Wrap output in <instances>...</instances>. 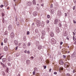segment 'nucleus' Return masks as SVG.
<instances>
[{
	"mask_svg": "<svg viewBox=\"0 0 76 76\" xmlns=\"http://www.w3.org/2000/svg\"><path fill=\"white\" fill-rule=\"evenodd\" d=\"M60 69H61V70H63V68H61V67L60 68Z\"/></svg>",
	"mask_w": 76,
	"mask_h": 76,
	"instance_id": "obj_37",
	"label": "nucleus"
},
{
	"mask_svg": "<svg viewBox=\"0 0 76 76\" xmlns=\"http://www.w3.org/2000/svg\"><path fill=\"white\" fill-rule=\"evenodd\" d=\"M54 74H57V72H54Z\"/></svg>",
	"mask_w": 76,
	"mask_h": 76,
	"instance_id": "obj_46",
	"label": "nucleus"
},
{
	"mask_svg": "<svg viewBox=\"0 0 76 76\" xmlns=\"http://www.w3.org/2000/svg\"><path fill=\"white\" fill-rule=\"evenodd\" d=\"M18 48V46H17V47H16V48H15L16 50H17Z\"/></svg>",
	"mask_w": 76,
	"mask_h": 76,
	"instance_id": "obj_40",
	"label": "nucleus"
},
{
	"mask_svg": "<svg viewBox=\"0 0 76 76\" xmlns=\"http://www.w3.org/2000/svg\"><path fill=\"white\" fill-rule=\"evenodd\" d=\"M47 17L48 18H49L50 17V16L49 15H47Z\"/></svg>",
	"mask_w": 76,
	"mask_h": 76,
	"instance_id": "obj_33",
	"label": "nucleus"
},
{
	"mask_svg": "<svg viewBox=\"0 0 76 76\" xmlns=\"http://www.w3.org/2000/svg\"><path fill=\"white\" fill-rule=\"evenodd\" d=\"M14 34L13 32H12L11 34V37H12V38H13L14 37Z\"/></svg>",
	"mask_w": 76,
	"mask_h": 76,
	"instance_id": "obj_3",
	"label": "nucleus"
},
{
	"mask_svg": "<svg viewBox=\"0 0 76 76\" xmlns=\"http://www.w3.org/2000/svg\"><path fill=\"white\" fill-rule=\"evenodd\" d=\"M60 64L61 65H63L64 64V62H63L62 60H61L60 61Z\"/></svg>",
	"mask_w": 76,
	"mask_h": 76,
	"instance_id": "obj_2",
	"label": "nucleus"
},
{
	"mask_svg": "<svg viewBox=\"0 0 76 76\" xmlns=\"http://www.w3.org/2000/svg\"><path fill=\"white\" fill-rule=\"evenodd\" d=\"M27 5H28L31 6V5H32V2H27Z\"/></svg>",
	"mask_w": 76,
	"mask_h": 76,
	"instance_id": "obj_5",
	"label": "nucleus"
},
{
	"mask_svg": "<svg viewBox=\"0 0 76 76\" xmlns=\"http://www.w3.org/2000/svg\"><path fill=\"white\" fill-rule=\"evenodd\" d=\"M59 72H61V69H60H60H59Z\"/></svg>",
	"mask_w": 76,
	"mask_h": 76,
	"instance_id": "obj_57",
	"label": "nucleus"
},
{
	"mask_svg": "<svg viewBox=\"0 0 76 76\" xmlns=\"http://www.w3.org/2000/svg\"><path fill=\"white\" fill-rule=\"evenodd\" d=\"M27 50H25L24 51V53H27Z\"/></svg>",
	"mask_w": 76,
	"mask_h": 76,
	"instance_id": "obj_48",
	"label": "nucleus"
},
{
	"mask_svg": "<svg viewBox=\"0 0 76 76\" xmlns=\"http://www.w3.org/2000/svg\"><path fill=\"white\" fill-rule=\"evenodd\" d=\"M65 16L66 17V16H67V14L66 13H65Z\"/></svg>",
	"mask_w": 76,
	"mask_h": 76,
	"instance_id": "obj_62",
	"label": "nucleus"
},
{
	"mask_svg": "<svg viewBox=\"0 0 76 76\" xmlns=\"http://www.w3.org/2000/svg\"><path fill=\"white\" fill-rule=\"evenodd\" d=\"M48 30H49L50 28H48Z\"/></svg>",
	"mask_w": 76,
	"mask_h": 76,
	"instance_id": "obj_61",
	"label": "nucleus"
},
{
	"mask_svg": "<svg viewBox=\"0 0 76 76\" xmlns=\"http://www.w3.org/2000/svg\"><path fill=\"white\" fill-rule=\"evenodd\" d=\"M59 26L61 27V24H59Z\"/></svg>",
	"mask_w": 76,
	"mask_h": 76,
	"instance_id": "obj_58",
	"label": "nucleus"
},
{
	"mask_svg": "<svg viewBox=\"0 0 76 76\" xmlns=\"http://www.w3.org/2000/svg\"><path fill=\"white\" fill-rule=\"evenodd\" d=\"M17 76H20V74H19Z\"/></svg>",
	"mask_w": 76,
	"mask_h": 76,
	"instance_id": "obj_52",
	"label": "nucleus"
},
{
	"mask_svg": "<svg viewBox=\"0 0 76 76\" xmlns=\"http://www.w3.org/2000/svg\"><path fill=\"white\" fill-rule=\"evenodd\" d=\"M29 34H30L29 32V31H28V32H27V35H28Z\"/></svg>",
	"mask_w": 76,
	"mask_h": 76,
	"instance_id": "obj_32",
	"label": "nucleus"
},
{
	"mask_svg": "<svg viewBox=\"0 0 76 76\" xmlns=\"http://www.w3.org/2000/svg\"><path fill=\"white\" fill-rule=\"evenodd\" d=\"M31 58H32V60H33V58H34L33 56H31Z\"/></svg>",
	"mask_w": 76,
	"mask_h": 76,
	"instance_id": "obj_49",
	"label": "nucleus"
},
{
	"mask_svg": "<svg viewBox=\"0 0 76 76\" xmlns=\"http://www.w3.org/2000/svg\"><path fill=\"white\" fill-rule=\"evenodd\" d=\"M70 74H67L66 76H69Z\"/></svg>",
	"mask_w": 76,
	"mask_h": 76,
	"instance_id": "obj_47",
	"label": "nucleus"
},
{
	"mask_svg": "<svg viewBox=\"0 0 76 76\" xmlns=\"http://www.w3.org/2000/svg\"><path fill=\"white\" fill-rule=\"evenodd\" d=\"M50 7H51V8H52L53 7V4H51V5L50 6Z\"/></svg>",
	"mask_w": 76,
	"mask_h": 76,
	"instance_id": "obj_30",
	"label": "nucleus"
},
{
	"mask_svg": "<svg viewBox=\"0 0 76 76\" xmlns=\"http://www.w3.org/2000/svg\"><path fill=\"white\" fill-rule=\"evenodd\" d=\"M14 43H15V44H16V45H18V42L17 41V40H15Z\"/></svg>",
	"mask_w": 76,
	"mask_h": 76,
	"instance_id": "obj_17",
	"label": "nucleus"
},
{
	"mask_svg": "<svg viewBox=\"0 0 76 76\" xmlns=\"http://www.w3.org/2000/svg\"><path fill=\"white\" fill-rule=\"evenodd\" d=\"M75 6H74V7H73V9L74 10H75Z\"/></svg>",
	"mask_w": 76,
	"mask_h": 76,
	"instance_id": "obj_45",
	"label": "nucleus"
},
{
	"mask_svg": "<svg viewBox=\"0 0 76 76\" xmlns=\"http://www.w3.org/2000/svg\"><path fill=\"white\" fill-rule=\"evenodd\" d=\"M23 48H26V45H25V44H24V45H23Z\"/></svg>",
	"mask_w": 76,
	"mask_h": 76,
	"instance_id": "obj_26",
	"label": "nucleus"
},
{
	"mask_svg": "<svg viewBox=\"0 0 76 76\" xmlns=\"http://www.w3.org/2000/svg\"><path fill=\"white\" fill-rule=\"evenodd\" d=\"M42 35H43V36H44V35H45V31H44V30H43V31H42Z\"/></svg>",
	"mask_w": 76,
	"mask_h": 76,
	"instance_id": "obj_15",
	"label": "nucleus"
},
{
	"mask_svg": "<svg viewBox=\"0 0 76 76\" xmlns=\"http://www.w3.org/2000/svg\"><path fill=\"white\" fill-rule=\"evenodd\" d=\"M33 75H35V69H34V71L33 72Z\"/></svg>",
	"mask_w": 76,
	"mask_h": 76,
	"instance_id": "obj_27",
	"label": "nucleus"
},
{
	"mask_svg": "<svg viewBox=\"0 0 76 76\" xmlns=\"http://www.w3.org/2000/svg\"><path fill=\"white\" fill-rule=\"evenodd\" d=\"M32 25H34V23H32Z\"/></svg>",
	"mask_w": 76,
	"mask_h": 76,
	"instance_id": "obj_63",
	"label": "nucleus"
},
{
	"mask_svg": "<svg viewBox=\"0 0 76 76\" xmlns=\"http://www.w3.org/2000/svg\"><path fill=\"white\" fill-rule=\"evenodd\" d=\"M30 62V61H29V60H27V61H26V63L27 64H29Z\"/></svg>",
	"mask_w": 76,
	"mask_h": 76,
	"instance_id": "obj_14",
	"label": "nucleus"
},
{
	"mask_svg": "<svg viewBox=\"0 0 76 76\" xmlns=\"http://www.w3.org/2000/svg\"><path fill=\"white\" fill-rule=\"evenodd\" d=\"M50 36L51 37H53L54 36V34L53 32H51L50 33Z\"/></svg>",
	"mask_w": 76,
	"mask_h": 76,
	"instance_id": "obj_18",
	"label": "nucleus"
},
{
	"mask_svg": "<svg viewBox=\"0 0 76 76\" xmlns=\"http://www.w3.org/2000/svg\"><path fill=\"white\" fill-rule=\"evenodd\" d=\"M41 24V21H40V20H37L36 22V24L37 26H40Z\"/></svg>",
	"mask_w": 76,
	"mask_h": 76,
	"instance_id": "obj_1",
	"label": "nucleus"
},
{
	"mask_svg": "<svg viewBox=\"0 0 76 76\" xmlns=\"http://www.w3.org/2000/svg\"><path fill=\"white\" fill-rule=\"evenodd\" d=\"M31 45V43L30 42H28V43L27 44V46H29Z\"/></svg>",
	"mask_w": 76,
	"mask_h": 76,
	"instance_id": "obj_24",
	"label": "nucleus"
},
{
	"mask_svg": "<svg viewBox=\"0 0 76 76\" xmlns=\"http://www.w3.org/2000/svg\"><path fill=\"white\" fill-rule=\"evenodd\" d=\"M32 3L33 5H36V1L35 0H33Z\"/></svg>",
	"mask_w": 76,
	"mask_h": 76,
	"instance_id": "obj_12",
	"label": "nucleus"
},
{
	"mask_svg": "<svg viewBox=\"0 0 76 76\" xmlns=\"http://www.w3.org/2000/svg\"><path fill=\"white\" fill-rule=\"evenodd\" d=\"M63 56L64 58H66V56L65 55H63Z\"/></svg>",
	"mask_w": 76,
	"mask_h": 76,
	"instance_id": "obj_44",
	"label": "nucleus"
},
{
	"mask_svg": "<svg viewBox=\"0 0 76 76\" xmlns=\"http://www.w3.org/2000/svg\"><path fill=\"white\" fill-rule=\"evenodd\" d=\"M4 5H1L0 6V7L2 8L3 7H4Z\"/></svg>",
	"mask_w": 76,
	"mask_h": 76,
	"instance_id": "obj_35",
	"label": "nucleus"
},
{
	"mask_svg": "<svg viewBox=\"0 0 76 76\" xmlns=\"http://www.w3.org/2000/svg\"><path fill=\"white\" fill-rule=\"evenodd\" d=\"M51 13H53V12L52 11H51Z\"/></svg>",
	"mask_w": 76,
	"mask_h": 76,
	"instance_id": "obj_59",
	"label": "nucleus"
},
{
	"mask_svg": "<svg viewBox=\"0 0 76 76\" xmlns=\"http://www.w3.org/2000/svg\"><path fill=\"white\" fill-rule=\"evenodd\" d=\"M8 65L9 66H10V65H11L10 63H8Z\"/></svg>",
	"mask_w": 76,
	"mask_h": 76,
	"instance_id": "obj_50",
	"label": "nucleus"
},
{
	"mask_svg": "<svg viewBox=\"0 0 76 76\" xmlns=\"http://www.w3.org/2000/svg\"><path fill=\"white\" fill-rule=\"evenodd\" d=\"M8 49V48H7V46H5L4 48V50L7 51Z\"/></svg>",
	"mask_w": 76,
	"mask_h": 76,
	"instance_id": "obj_8",
	"label": "nucleus"
},
{
	"mask_svg": "<svg viewBox=\"0 0 76 76\" xmlns=\"http://www.w3.org/2000/svg\"><path fill=\"white\" fill-rule=\"evenodd\" d=\"M27 53L28 54H30V51H27Z\"/></svg>",
	"mask_w": 76,
	"mask_h": 76,
	"instance_id": "obj_42",
	"label": "nucleus"
},
{
	"mask_svg": "<svg viewBox=\"0 0 76 76\" xmlns=\"http://www.w3.org/2000/svg\"><path fill=\"white\" fill-rule=\"evenodd\" d=\"M46 23H49V20H47V21H46Z\"/></svg>",
	"mask_w": 76,
	"mask_h": 76,
	"instance_id": "obj_41",
	"label": "nucleus"
},
{
	"mask_svg": "<svg viewBox=\"0 0 76 76\" xmlns=\"http://www.w3.org/2000/svg\"><path fill=\"white\" fill-rule=\"evenodd\" d=\"M43 67L44 69H46V66H43Z\"/></svg>",
	"mask_w": 76,
	"mask_h": 76,
	"instance_id": "obj_34",
	"label": "nucleus"
},
{
	"mask_svg": "<svg viewBox=\"0 0 76 76\" xmlns=\"http://www.w3.org/2000/svg\"><path fill=\"white\" fill-rule=\"evenodd\" d=\"M66 39L68 40L69 39V37H66Z\"/></svg>",
	"mask_w": 76,
	"mask_h": 76,
	"instance_id": "obj_56",
	"label": "nucleus"
},
{
	"mask_svg": "<svg viewBox=\"0 0 76 76\" xmlns=\"http://www.w3.org/2000/svg\"><path fill=\"white\" fill-rule=\"evenodd\" d=\"M73 39L74 40H75V42L76 39V37L75 36V37L74 36H73Z\"/></svg>",
	"mask_w": 76,
	"mask_h": 76,
	"instance_id": "obj_19",
	"label": "nucleus"
},
{
	"mask_svg": "<svg viewBox=\"0 0 76 76\" xmlns=\"http://www.w3.org/2000/svg\"><path fill=\"white\" fill-rule=\"evenodd\" d=\"M72 33L74 35V36H75V33H74V32H73Z\"/></svg>",
	"mask_w": 76,
	"mask_h": 76,
	"instance_id": "obj_55",
	"label": "nucleus"
},
{
	"mask_svg": "<svg viewBox=\"0 0 76 76\" xmlns=\"http://www.w3.org/2000/svg\"><path fill=\"white\" fill-rule=\"evenodd\" d=\"M1 64L2 65L4 68H5L6 67V66L4 64H3L2 62L1 63Z\"/></svg>",
	"mask_w": 76,
	"mask_h": 76,
	"instance_id": "obj_20",
	"label": "nucleus"
},
{
	"mask_svg": "<svg viewBox=\"0 0 76 76\" xmlns=\"http://www.w3.org/2000/svg\"><path fill=\"white\" fill-rule=\"evenodd\" d=\"M73 22H74V23L75 24H76V21H75V20H73Z\"/></svg>",
	"mask_w": 76,
	"mask_h": 76,
	"instance_id": "obj_36",
	"label": "nucleus"
},
{
	"mask_svg": "<svg viewBox=\"0 0 76 76\" xmlns=\"http://www.w3.org/2000/svg\"><path fill=\"white\" fill-rule=\"evenodd\" d=\"M2 61L3 62H5L6 61V58H2Z\"/></svg>",
	"mask_w": 76,
	"mask_h": 76,
	"instance_id": "obj_21",
	"label": "nucleus"
},
{
	"mask_svg": "<svg viewBox=\"0 0 76 76\" xmlns=\"http://www.w3.org/2000/svg\"><path fill=\"white\" fill-rule=\"evenodd\" d=\"M3 45V42H2V43H1V45Z\"/></svg>",
	"mask_w": 76,
	"mask_h": 76,
	"instance_id": "obj_54",
	"label": "nucleus"
},
{
	"mask_svg": "<svg viewBox=\"0 0 76 76\" xmlns=\"http://www.w3.org/2000/svg\"><path fill=\"white\" fill-rule=\"evenodd\" d=\"M39 42H36V45L37 46L38 45H39Z\"/></svg>",
	"mask_w": 76,
	"mask_h": 76,
	"instance_id": "obj_25",
	"label": "nucleus"
},
{
	"mask_svg": "<svg viewBox=\"0 0 76 76\" xmlns=\"http://www.w3.org/2000/svg\"><path fill=\"white\" fill-rule=\"evenodd\" d=\"M44 38H45V36H44V35H43L42 36V39H44Z\"/></svg>",
	"mask_w": 76,
	"mask_h": 76,
	"instance_id": "obj_29",
	"label": "nucleus"
},
{
	"mask_svg": "<svg viewBox=\"0 0 76 76\" xmlns=\"http://www.w3.org/2000/svg\"><path fill=\"white\" fill-rule=\"evenodd\" d=\"M63 42H61L60 43V45H62V44H63Z\"/></svg>",
	"mask_w": 76,
	"mask_h": 76,
	"instance_id": "obj_43",
	"label": "nucleus"
},
{
	"mask_svg": "<svg viewBox=\"0 0 76 76\" xmlns=\"http://www.w3.org/2000/svg\"><path fill=\"white\" fill-rule=\"evenodd\" d=\"M33 15L34 16H36L37 15V11H34L33 13Z\"/></svg>",
	"mask_w": 76,
	"mask_h": 76,
	"instance_id": "obj_7",
	"label": "nucleus"
},
{
	"mask_svg": "<svg viewBox=\"0 0 76 76\" xmlns=\"http://www.w3.org/2000/svg\"><path fill=\"white\" fill-rule=\"evenodd\" d=\"M4 35H7V31H6L4 33Z\"/></svg>",
	"mask_w": 76,
	"mask_h": 76,
	"instance_id": "obj_28",
	"label": "nucleus"
},
{
	"mask_svg": "<svg viewBox=\"0 0 76 76\" xmlns=\"http://www.w3.org/2000/svg\"><path fill=\"white\" fill-rule=\"evenodd\" d=\"M61 13L60 11H58V12L57 15L58 16H60L61 15Z\"/></svg>",
	"mask_w": 76,
	"mask_h": 76,
	"instance_id": "obj_4",
	"label": "nucleus"
},
{
	"mask_svg": "<svg viewBox=\"0 0 76 76\" xmlns=\"http://www.w3.org/2000/svg\"><path fill=\"white\" fill-rule=\"evenodd\" d=\"M56 32H59V28H58V27L56 28Z\"/></svg>",
	"mask_w": 76,
	"mask_h": 76,
	"instance_id": "obj_9",
	"label": "nucleus"
},
{
	"mask_svg": "<svg viewBox=\"0 0 76 76\" xmlns=\"http://www.w3.org/2000/svg\"><path fill=\"white\" fill-rule=\"evenodd\" d=\"M41 5H42V6H44V4H41Z\"/></svg>",
	"mask_w": 76,
	"mask_h": 76,
	"instance_id": "obj_60",
	"label": "nucleus"
},
{
	"mask_svg": "<svg viewBox=\"0 0 76 76\" xmlns=\"http://www.w3.org/2000/svg\"><path fill=\"white\" fill-rule=\"evenodd\" d=\"M12 26L11 25H10L8 26V29L9 30H11L12 29Z\"/></svg>",
	"mask_w": 76,
	"mask_h": 76,
	"instance_id": "obj_6",
	"label": "nucleus"
},
{
	"mask_svg": "<svg viewBox=\"0 0 76 76\" xmlns=\"http://www.w3.org/2000/svg\"><path fill=\"white\" fill-rule=\"evenodd\" d=\"M52 41L54 43H56V40L55 39H54L53 38H52Z\"/></svg>",
	"mask_w": 76,
	"mask_h": 76,
	"instance_id": "obj_11",
	"label": "nucleus"
},
{
	"mask_svg": "<svg viewBox=\"0 0 76 76\" xmlns=\"http://www.w3.org/2000/svg\"><path fill=\"white\" fill-rule=\"evenodd\" d=\"M74 43L75 44H76V42L75 41Z\"/></svg>",
	"mask_w": 76,
	"mask_h": 76,
	"instance_id": "obj_64",
	"label": "nucleus"
},
{
	"mask_svg": "<svg viewBox=\"0 0 76 76\" xmlns=\"http://www.w3.org/2000/svg\"><path fill=\"white\" fill-rule=\"evenodd\" d=\"M37 48L39 50H40L42 48V47L41 45H39L38 46Z\"/></svg>",
	"mask_w": 76,
	"mask_h": 76,
	"instance_id": "obj_13",
	"label": "nucleus"
},
{
	"mask_svg": "<svg viewBox=\"0 0 76 76\" xmlns=\"http://www.w3.org/2000/svg\"><path fill=\"white\" fill-rule=\"evenodd\" d=\"M75 72H76V70L75 69H73V73H75Z\"/></svg>",
	"mask_w": 76,
	"mask_h": 76,
	"instance_id": "obj_31",
	"label": "nucleus"
},
{
	"mask_svg": "<svg viewBox=\"0 0 76 76\" xmlns=\"http://www.w3.org/2000/svg\"><path fill=\"white\" fill-rule=\"evenodd\" d=\"M34 69L35 70V74H36V72H37V68H34Z\"/></svg>",
	"mask_w": 76,
	"mask_h": 76,
	"instance_id": "obj_22",
	"label": "nucleus"
},
{
	"mask_svg": "<svg viewBox=\"0 0 76 76\" xmlns=\"http://www.w3.org/2000/svg\"><path fill=\"white\" fill-rule=\"evenodd\" d=\"M7 38H5L4 39V43H7Z\"/></svg>",
	"mask_w": 76,
	"mask_h": 76,
	"instance_id": "obj_16",
	"label": "nucleus"
},
{
	"mask_svg": "<svg viewBox=\"0 0 76 76\" xmlns=\"http://www.w3.org/2000/svg\"><path fill=\"white\" fill-rule=\"evenodd\" d=\"M57 23H58V19H55V21L54 23V24H56Z\"/></svg>",
	"mask_w": 76,
	"mask_h": 76,
	"instance_id": "obj_10",
	"label": "nucleus"
},
{
	"mask_svg": "<svg viewBox=\"0 0 76 76\" xmlns=\"http://www.w3.org/2000/svg\"><path fill=\"white\" fill-rule=\"evenodd\" d=\"M51 69H49V72H51Z\"/></svg>",
	"mask_w": 76,
	"mask_h": 76,
	"instance_id": "obj_53",
	"label": "nucleus"
},
{
	"mask_svg": "<svg viewBox=\"0 0 76 76\" xmlns=\"http://www.w3.org/2000/svg\"><path fill=\"white\" fill-rule=\"evenodd\" d=\"M4 56V55H3V56H0V59H1V58H2V57H3V56Z\"/></svg>",
	"mask_w": 76,
	"mask_h": 76,
	"instance_id": "obj_38",
	"label": "nucleus"
},
{
	"mask_svg": "<svg viewBox=\"0 0 76 76\" xmlns=\"http://www.w3.org/2000/svg\"><path fill=\"white\" fill-rule=\"evenodd\" d=\"M37 10H39V7H37Z\"/></svg>",
	"mask_w": 76,
	"mask_h": 76,
	"instance_id": "obj_51",
	"label": "nucleus"
},
{
	"mask_svg": "<svg viewBox=\"0 0 76 76\" xmlns=\"http://www.w3.org/2000/svg\"><path fill=\"white\" fill-rule=\"evenodd\" d=\"M20 55V53H17V54H16V56H19V55Z\"/></svg>",
	"mask_w": 76,
	"mask_h": 76,
	"instance_id": "obj_23",
	"label": "nucleus"
},
{
	"mask_svg": "<svg viewBox=\"0 0 76 76\" xmlns=\"http://www.w3.org/2000/svg\"><path fill=\"white\" fill-rule=\"evenodd\" d=\"M46 62H47V63H48L49 62V61H48V60H47L46 61Z\"/></svg>",
	"mask_w": 76,
	"mask_h": 76,
	"instance_id": "obj_39",
	"label": "nucleus"
}]
</instances>
